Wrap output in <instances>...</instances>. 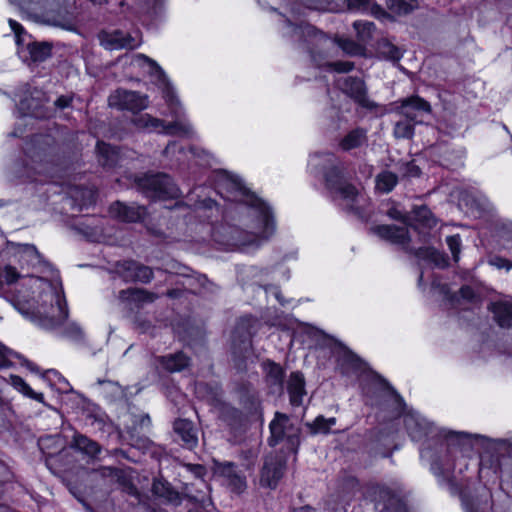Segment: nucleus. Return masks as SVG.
<instances>
[{"instance_id": "1", "label": "nucleus", "mask_w": 512, "mask_h": 512, "mask_svg": "<svg viewBox=\"0 0 512 512\" xmlns=\"http://www.w3.org/2000/svg\"><path fill=\"white\" fill-rule=\"evenodd\" d=\"M218 194L226 201L239 202L248 206L256 220L249 226L250 231L235 230L232 236L238 247H259L275 231V222L270 207L232 175L224 174L217 184Z\"/></svg>"}, {"instance_id": "64", "label": "nucleus", "mask_w": 512, "mask_h": 512, "mask_svg": "<svg viewBox=\"0 0 512 512\" xmlns=\"http://www.w3.org/2000/svg\"><path fill=\"white\" fill-rule=\"evenodd\" d=\"M392 512H409V511L404 503L398 501Z\"/></svg>"}, {"instance_id": "56", "label": "nucleus", "mask_w": 512, "mask_h": 512, "mask_svg": "<svg viewBox=\"0 0 512 512\" xmlns=\"http://www.w3.org/2000/svg\"><path fill=\"white\" fill-rule=\"evenodd\" d=\"M489 263L492 266L497 267L498 269L510 270V268L512 267V264L507 259L499 257V256L492 257L489 260Z\"/></svg>"}, {"instance_id": "63", "label": "nucleus", "mask_w": 512, "mask_h": 512, "mask_svg": "<svg viewBox=\"0 0 512 512\" xmlns=\"http://www.w3.org/2000/svg\"><path fill=\"white\" fill-rule=\"evenodd\" d=\"M292 512H315V509L309 505L293 508Z\"/></svg>"}, {"instance_id": "4", "label": "nucleus", "mask_w": 512, "mask_h": 512, "mask_svg": "<svg viewBox=\"0 0 512 512\" xmlns=\"http://www.w3.org/2000/svg\"><path fill=\"white\" fill-rule=\"evenodd\" d=\"M135 61L139 65L146 64L148 66V72L152 76H155L158 82L163 85L164 98L169 106L170 115L174 120L168 123L165 122L164 129L159 131V133L170 136L192 137L194 135L193 128L189 121L183 117L181 104L174 94L163 69L156 61L144 54H137L135 56Z\"/></svg>"}, {"instance_id": "12", "label": "nucleus", "mask_w": 512, "mask_h": 512, "mask_svg": "<svg viewBox=\"0 0 512 512\" xmlns=\"http://www.w3.org/2000/svg\"><path fill=\"white\" fill-rule=\"evenodd\" d=\"M379 408L381 412L387 413L390 420L399 418L405 410V402L402 397L392 388L386 380H381V391L379 399L372 403Z\"/></svg>"}, {"instance_id": "8", "label": "nucleus", "mask_w": 512, "mask_h": 512, "mask_svg": "<svg viewBox=\"0 0 512 512\" xmlns=\"http://www.w3.org/2000/svg\"><path fill=\"white\" fill-rule=\"evenodd\" d=\"M140 191L152 200L177 199L181 191L172 178L163 173L146 174L137 180Z\"/></svg>"}, {"instance_id": "52", "label": "nucleus", "mask_w": 512, "mask_h": 512, "mask_svg": "<svg viewBox=\"0 0 512 512\" xmlns=\"http://www.w3.org/2000/svg\"><path fill=\"white\" fill-rule=\"evenodd\" d=\"M64 335L73 341H80L83 339L84 333L80 326L72 323L65 328Z\"/></svg>"}, {"instance_id": "60", "label": "nucleus", "mask_w": 512, "mask_h": 512, "mask_svg": "<svg viewBox=\"0 0 512 512\" xmlns=\"http://www.w3.org/2000/svg\"><path fill=\"white\" fill-rule=\"evenodd\" d=\"M47 23L50 24V25L56 26V27H61V28L66 29V30H71L72 29L71 24H69L66 21L55 20V19H48Z\"/></svg>"}, {"instance_id": "40", "label": "nucleus", "mask_w": 512, "mask_h": 512, "mask_svg": "<svg viewBox=\"0 0 512 512\" xmlns=\"http://www.w3.org/2000/svg\"><path fill=\"white\" fill-rule=\"evenodd\" d=\"M221 415L223 420L227 422L231 428L238 429L242 426L243 415L239 409L231 406H224Z\"/></svg>"}, {"instance_id": "17", "label": "nucleus", "mask_w": 512, "mask_h": 512, "mask_svg": "<svg viewBox=\"0 0 512 512\" xmlns=\"http://www.w3.org/2000/svg\"><path fill=\"white\" fill-rule=\"evenodd\" d=\"M0 257L7 261H11V258H14L15 261L28 264L41 262V254L32 244L7 242L6 246L0 251Z\"/></svg>"}, {"instance_id": "21", "label": "nucleus", "mask_w": 512, "mask_h": 512, "mask_svg": "<svg viewBox=\"0 0 512 512\" xmlns=\"http://www.w3.org/2000/svg\"><path fill=\"white\" fill-rule=\"evenodd\" d=\"M110 214L123 222H141L147 215L144 206L131 204L127 205L120 201L113 203L109 208Z\"/></svg>"}, {"instance_id": "32", "label": "nucleus", "mask_w": 512, "mask_h": 512, "mask_svg": "<svg viewBox=\"0 0 512 512\" xmlns=\"http://www.w3.org/2000/svg\"><path fill=\"white\" fill-rule=\"evenodd\" d=\"M411 213L412 215L408 217V222L414 221L427 228H432L436 225V218L426 205L415 206Z\"/></svg>"}, {"instance_id": "44", "label": "nucleus", "mask_w": 512, "mask_h": 512, "mask_svg": "<svg viewBox=\"0 0 512 512\" xmlns=\"http://www.w3.org/2000/svg\"><path fill=\"white\" fill-rule=\"evenodd\" d=\"M52 46L47 42L34 43L30 47V55L34 61H44L51 55Z\"/></svg>"}, {"instance_id": "55", "label": "nucleus", "mask_w": 512, "mask_h": 512, "mask_svg": "<svg viewBox=\"0 0 512 512\" xmlns=\"http://www.w3.org/2000/svg\"><path fill=\"white\" fill-rule=\"evenodd\" d=\"M13 355H15V353L0 343V369L11 366L9 357Z\"/></svg>"}, {"instance_id": "54", "label": "nucleus", "mask_w": 512, "mask_h": 512, "mask_svg": "<svg viewBox=\"0 0 512 512\" xmlns=\"http://www.w3.org/2000/svg\"><path fill=\"white\" fill-rule=\"evenodd\" d=\"M187 468L197 479L200 480L202 486H204L206 488V490L208 491L209 488H208V486L203 481V477L206 474L205 467L203 465H200V464H188Z\"/></svg>"}, {"instance_id": "20", "label": "nucleus", "mask_w": 512, "mask_h": 512, "mask_svg": "<svg viewBox=\"0 0 512 512\" xmlns=\"http://www.w3.org/2000/svg\"><path fill=\"white\" fill-rule=\"evenodd\" d=\"M173 432L175 441L182 447L193 450L198 445V429L195 424L188 419H176L173 423Z\"/></svg>"}, {"instance_id": "28", "label": "nucleus", "mask_w": 512, "mask_h": 512, "mask_svg": "<svg viewBox=\"0 0 512 512\" xmlns=\"http://www.w3.org/2000/svg\"><path fill=\"white\" fill-rule=\"evenodd\" d=\"M152 493L165 500L166 502L179 505L181 503L180 494L172 485L164 479H155L152 484Z\"/></svg>"}, {"instance_id": "31", "label": "nucleus", "mask_w": 512, "mask_h": 512, "mask_svg": "<svg viewBox=\"0 0 512 512\" xmlns=\"http://www.w3.org/2000/svg\"><path fill=\"white\" fill-rule=\"evenodd\" d=\"M367 142V130L361 127L348 132L340 141L339 146L344 151L361 147Z\"/></svg>"}, {"instance_id": "61", "label": "nucleus", "mask_w": 512, "mask_h": 512, "mask_svg": "<svg viewBox=\"0 0 512 512\" xmlns=\"http://www.w3.org/2000/svg\"><path fill=\"white\" fill-rule=\"evenodd\" d=\"M421 173V170L418 166L414 164H409L407 167V174L411 177H418Z\"/></svg>"}, {"instance_id": "33", "label": "nucleus", "mask_w": 512, "mask_h": 512, "mask_svg": "<svg viewBox=\"0 0 512 512\" xmlns=\"http://www.w3.org/2000/svg\"><path fill=\"white\" fill-rule=\"evenodd\" d=\"M133 123L136 127L141 129H146L150 132L152 131H161L164 129L165 121L156 117L151 116L150 114H141L136 116L133 119Z\"/></svg>"}, {"instance_id": "14", "label": "nucleus", "mask_w": 512, "mask_h": 512, "mask_svg": "<svg viewBox=\"0 0 512 512\" xmlns=\"http://www.w3.org/2000/svg\"><path fill=\"white\" fill-rule=\"evenodd\" d=\"M286 469V460L278 454H270L265 457L261 470L260 483L262 486L274 489L283 477Z\"/></svg>"}, {"instance_id": "19", "label": "nucleus", "mask_w": 512, "mask_h": 512, "mask_svg": "<svg viewBox=\"0 0 512 512\" xmlns=\"http://www.w3.org/2000/svg\"><path fill=\"white\" fill-rule=\"evenodd\" d=\"M399 113L414 124H419L423 122L425 115L431 113V105L417 95L411 96L400 101Z\"/></svg>"}, {"instance_id": "11", "label": "nucleus", "mask_w": 512, "mask_h": 512, "mask_svg": "<svg viewBox=\"0 0 512 512\" xmlns=\"http://www.w3.org/2000/svg\"><path fill=\"white\" fill-rule=\"evenodd\" d=\"M442 440H441V447L445 448L446 454L444 456H441V462L446 467V469H452L453 468V461L457 458L458 453H464L468 450H470V443H469V434L467 433H459V432H441Z\"/></svg>"}, {"instance_id": "51", "label": "nucleus", "mask_w": 512, "mask_h": 512, "mask_svg": "<svg viewBox=\"0 0 512 512\" xmlns=\"http://www.w3.org/2000/svg\"><path fill=\"white\" fill-rule=\"evenodd\" d=\"M446 243L452 253L453 259L455 261H458L459 253H460V246H461V238L457 235L448 236L446 238Z\"/></svg>"}, {"instance_id": "36", "label": "nucleus", "mask_w": 512, "mask_h": 512, "mask_svg": "<svg viewBox=\"0 0 512 512\" xmlns=\"http://www.w3.org/2000/svg\"><path fill=\"white\" fill-rule=\"evenodd\" d=\"M387 8L397 15H406L417 8V0H384Z\"/></svg>"}, {"instance_id": "5", "label": "nucleus", "mask_w": 512, "mask_h": 512, "mask_svg": "<svg viewBox=\"0 0 512 512\" xmlns=\"http://www.w3.org/2000/svg\"><path fill=\"white\" fill-rule=\"evenodd\" d=\"M372 231L380 238L392 244L400 245L405 251L414 254L419 259L429 261L441 268L447 265L444 255L434 248L420 247L415 249L410 247V235L406 226L378 225L373 227Z\"/></svg>"}, {"instance_id": "29", "label": "nucleus", "mask_w": 512, "mask_h": 512, "mask_svg": "<svg viewBox=\"0 0 512 512\" xmlns=\"http://www.w3.org/2000/svg\"><path fill=\"white\" fill-rule=\"evenodd\" d=\"M234 391L237 394L240 403L248 409H253L258 404V395L251 383L239 381L235 383Z\"/></svg>"}, {"instance_id": "43", "label": "nucleus", "mask_w": 512, "mask_h": 512, "mask_svg": "<svg viewBox=\"0 0 512 512\" xmlns=\"http://www.w3.org/2000/svg\"><path fill=\"white\" fill-rule=\"evenodd\" d=\"M414 123L404 118L396 122L394 126V136L396 138L410 139L414 135Z\"/></svg>"}, {"instance_id": "7", "label": "nucleus", "mask_w": 512, "mask_h": 512, "mask_svg": "<svg viewBox=\"0 0 512 512\" xmlns=\"http://www.w3.org/2000/svg\"><path fill=\"white\" fill-rule=\"evenodd\" d=\"M269 430L268 444L271 447L285 443L289 452H297L300 444V428L291 422L287 414L276 412L269 424Z\"/></svg>"}, {"instance_id": "49", "label": "nucleus", "mask_w": 512, "mask_h": 512, "mask_svg": "<svg viewBox=\"0 0 512 512\" xmlns=\"http://www.w3.org/2000/svg\"><path fill=\"white\" fill-rule=\"evenodd\" d=\"M96 472L104 479L109 478L111 482L118 481L123 475L121 469L113 467H101Z\"/></svg>"}, {"instance_id": "35", "label": "nucleus", "mask_w": 512, "mask_h": 512, "mask_svg": "<svg viewBox=\"0 0 512 512\" xmlns=\"http://www.w3.org/2000/svg\"><path fill=\"white\" fill-rule=\"evenodd\" d=\"M377 51L382 58L394 62L399 61L403 56L401 49L387 39L378 42Z\"/></svg>"}, {"instance_id": "6", "label": "nucleus", "mask_w": 512, "mask_h": 512, "mask_svg": "<svg viewBox=\"0 0 512 512\" xmlns=\"http://www.w3.org/2000/svg\"><path fill=\"white\" fill-rule=\"evenodd\" d=\"M258 321L251 316L239 319L232 334L231 355L234 367L239 372L247 369V360L253 354L252 336Z\"/></svg>"}, {"instance_id": "26", "label": "nucleus", "mask_w": 512, "mask_h": 512, "mask_svg": "<svg viewBox=\"0 0 512 512\" xmlns=\"http://www.w3.org/2000/svg\"><path fill=\"white\" fill-rule=\"evenodd\" d=\"M70 447L90 458H95L101 452V446L96 441L80 433L73 435Z\"/></svg>"}, {"instance_id": "42", "label": "nucleus", "mask_w": 512, "mask_h": 512, "mask_svg": "<svg viewBox=\"0 0 512 512\" xmlns=\"http://www.w3.org/2000/svg\"><path fill=\"white\" fill-rule=\"evenodd\" d=\"M21 108L26 111L27 114L36 117L43 118L46 117V114L42 110V105L40 101L36 100L34 97H26L20 102Z\"/></svg>"}, {"instance_id": "47", "label": "nucleus", "mask_w": 512, "mask_h": 512, "mask_svg": "<svg viewBox=\"0 0 512 512\" xmlns=\"http://www.w3.org/2000/svg\"><path fill=\"white\" fill-rule=\"evenodd\" d=\"M307 426L310 428L312 434H328L329 428L326 424V418L322 415L317 416L312 423H308Z\"/></svg>"}, {"instance_id": "13", "label": "nucleus", "mask_w": 512, "mask_h": 512, "mask_svg": "<svg viewBox=\"0 0 512 512\" xmlns=\"http://www.w3.org/2000/svg\"><path fill=\"white\" fill-rule=\"evenodd\" d=\"M214 475L232 492L241 493L246 488V477L232 462H214Z\"/></svg>"}, {"instance_id": "22", "label": "nucleus", "mask_w": 512, "mask_h": 512, "mask_svg": "<svg viewBox=\"0 0 512 512\" xmlns=\"http://www.w3.org/2000/svg\"><path fill=\"white\" fill-rule=\"evenodd\" d=\"M55 304L58 311L57 315L53 314L52 316H39L35 317L33 321H35L40 327L47 330L54 329L60 325L67 319L68 309L65 299L62 298L59 294H55Z\"/></svg>"}, {"instance_id": "2", "label": "nucleus", "mask_w": 512, "mask_h": 512, "mask_svg": "<svg viewBox=\"0 0 512 512\" xmlns=\"http://www.w3.org/2000/svg\"><path fill=\"white\" fill-rule=\"evenodd\" d=\"M286 34L299 41L310 56L311 61L318 68H326L338 73H347L354 68V63L350 61H335L334 58L339 53V45L335 38H331L309 23L293 24L290 20H285Z\"/></svg>"}, {"instance_id": "46", "label": "nucleus", "mask_w": 512, "mask_h": 512, "mask_svg": "<svg viewBox=\"0 0 512 512\" xmlns=\"http://www.w3.org/2000/svg\"><path fill=\"white\" fill-rule=\"evenodd\" d=\"M185 497L188 500L199 504L203 508H206L208 504H211V500L207 492L198 491L197 494H192L188 485L185 487Z\"/></svg>"}, {"instance_id": "30", "label": "nucleus", "mask_w": 512, "mask_h": 512, "mask_svg": "<svg viewBox=\"0 0 512 512\" xmlns=\"http://www.w3.org/2000/svg\"><path fill=\"white\" fill-rule=\"evenodd\" d=\"M96 149L98 155V162L101 166L112 168L117 164L119 160V151L116 147L98 141Z\"/></svg>"}, {"instance_id": "57", "label": "nucleus", "mask_w": 512, "mask_h": 512, "mask_svg": "<svg viewBox=\"0 0 512 512\" xmlns=\"http://www.w3.org/2000/svg\"><path fill=\"white\" fill-rule=\"evenodd\" d=\"M73 101V95H61L59 96L56 101L54 102V105L58 109H65L71 106Z\"/></svg>"}, {"instance_id": "59", "label": "nucleus", "mask_w": 512, "mask_h": 512, "mask_svg": "<svg viewBox=\"0 0 512 512\" xmlns=\"http://www.w3.org/2000/svg\"><path fill=\"white\" fill-rule=\"evenodd\" d=\"M388 216L394 220L403 221L405 223L408 222V217L405 216L400 210L395 207H392L387 212Z\"/></svg>"}, {"instance_id": "39", "label": "nucleus", "mask_w": 512, "mask_h": 512, "mask_svg": "<svg viewBox=\"0 0 512 512\" xmlns=\"http://www.w3.org/2000/svg\"><path fill=\"white\" fill-rule=\"evenodd\" d=\"M138 262L134 260L118 261L115 265V270L118 275L126 282H132L134 274L137 272Z\"/></svg>"}, {"instance_id": "23", "label": "nucleus", "mask_w": 512, "mask_h": 512, "mask_svg": "<svg viewBox=\"0 0 512 512\" xmlns=\"http://www.w3.org/2000/svg\"><path fill=\"white\" fill-rule=\"evenodd\" d=\"M287 391L292 406L299 407L303 404V398L306 395L304 375L295 371L292 372L287 381Z\"/></svg>"}, {"instance_id": "41", "label": "nucleus", "mask_w": 512, "mask_h": 512, "mask_svg": "<svg viewBox=\"0 0 512 512\" xmlns=\"http://www.w3.org/2000/svg\"><path fill=\"white\" fill-rule=\"evenodd\" d=\"M353 27L357 33L358 40L366 43L372 37L375 24L370 21L357 20L353 23Z\"/></svg>"}, {"instance_id": "48", "label": "nucleus", "mask_w": 512, "mask_h": 512, "mask_svg": "<svg viewBox=\"0 0 512 512\" xmlns=\"http://www.w3.org/2000/svg\"><path fill=\"white\" fill-rule=\"evenodd\" d=\"M336 42L339 45V50L341 49L342 51H344L347 54L357 55L362 51V47L352 40H348V39L337 40L336 39Z\"/></svg>"}, {"instance_id": "62", "label": "nucleus", "mask_w": 512, "mask_h": 512, "mask_svg": "<svg viewBox=\"0 0 512 512\" xmlns=\"http://www.w3.org/2000/svg\"><path fill=\"white\" fill-rule=\"evenodd\" d=\"M9 24L15 34H20L23 31V27L17 21L10 19Z\"/></svg>"}, {"instance_id": "10", "label": "nucleus", "mask_w": 512, "mask_h": 512, "mask_svg": "<svg viewBox=\"0 0 512 512\" xmlns=\"http://www.w3.org/2000/svg\"><path fill=\"white\" fill-rule=\"evenodd\" d=\"M58 149L54 137L48 134H38L31 138L25 148V153L32 162L42 163L52 161Z\"/></svg>"}, {"instance_id": "3", "label": "nucleus", "mask_w": 512, "mask_h": 512, "mask_svg": "<svg viewBox=\"0 0 512 512\" xmlns=\"http://www.w3.org/2000/svg\"><path fill=\"white\" fill-rule=\"evenodd\" d=\"M309 165L323 174L326 187L332 194L346 202L349 211L360 213L358 208L360 193L354 185L345 180L343 165L333 153H316L310 158Z\"/></svg>"}, {"instance_id": "18", "label": "nucleus", "mask_w": 512, "mask_h": 512, "mask_svg": "<svg viewBox=\"0 0 512 512\" xmlns=\"http://www.w3.org/2000/svg\"><path fill=\"white\" fill-rule=\"evenodd\" d=\"M101 46L107 50L135 49L141 44V39L131 34L124 33L121 30L112 32L102 31L99 33Z\"/></svg>"}, {"instance_id": "16", "label": "nucleus", "mask_w": 512, "mask_h": 512, "mask_svg": "<svg viewBox=\"0 0 512 512\" xmlns=\"http://www.w3.org/2000/svg\"><path fill=\"white\" fill-rule=\"evenodd\" d=\"M158 295L142 288H128L119 291L118 301L124 309L134 312L146 304L153 303Z\"/></svg>"}, {"instance_id": "58", "label": "nucleus", "mask_w": 512, "mask_h": 512, "mask_svg": "<svg viewBox=\"0 0 512 512\" xmlns=\"http://www.w3.org/2000/svg\"><path fill=\"white\" fill-rule=\"evenodd\" d=\"M459 294L461 298L467 301H472L475 298V292L473 288L468 285L462 286L459 290Z\"/></svg>"}, {"instance_id": "9", "label": "nucleus", "mask_w": 512, "mask_h": 512, "mask_svg": "<svg viewBox=\"0 0 512 512\" xmlns=\"http://www.w3.org/2000/svg\"><path fill=\"white\" fill-rule=\"evenodd\" d=\"M336 87L359 106L366 109L376 108V103L368 97L365 81L356 76H342L335 81Z\"/></svg>"}, {"instance_id": "50", "label": "nucleus", "mask_w": 512, "mask_h": 512, "mask_svg": "<svg viewBox=\"0 0 512 512\" xmlns=\"http://www.w3.org/2000/svg\"><path fill=\"white\" fill-rule=\"evenodd\" d=\"M19 278V273L11 265H6L0 273V279L6 284H12Z\"/></svg>"}, {"instance_id": "24", "label": "nucleus", "mask_w": 512, "mask_h": 512, "mask_svg": "<svg viewBox=\"0 0 512 512\" xmlns=\"http://www.w3.org/2000/svg\"><path fill=\"white\" fill-rule=\"evenodd\" d=\"M265 371L266 382L267 385L269 386L271 393H277L281 395L284 390L283 380L285 372L283 368L273 361H267L265 363Z\"/></svg>"}, {"instance_id": "37", "label": "nucleus", "mask_w": 512, "mask_h": 512, "mask_svg": "<svg viewBox=\"0 0 512 512\" xmlns=\"http://www.w3.org/2000/svg\"><path fill=\"white\" fill-rule=\"evenodd\" d=\"M12 386L24 394L25 396L34 399L38 402H43L44 396L42 393L35 392L25 381L23 378L17 375H11L10 377Z\"/></svg>"}, {"instance_id": "38", "label": "nucleus", "mask_w": 512, "mask_h": 512, "mask_svg": "<svg viewBox=\"0 0 512 512\" xmlns=\"http://www.w3.org/2000/svg\"><path fill=\"white\" fill-rule=\"evenodd\" d=\"M351 5V8L370 13L376 18H382L387 15L386 11L380 5L371 3L370 0H353Z\"/></svg>"}, {"instance_id": "15", "label": "nucleus", "mask_w": 512, "mask_h": 512, "mask_svg": "<svg viewBox=\"0 0 512 512\" xmlns=\"http://www.w3.org/2000/svg\"><path fill=\"white\" fill-rule=\"evenodd\" d=\"M109 104L121 110L139 112L148 107V97L135 91L118 89L109 97Z\"/></svg>"}, {"instance_id": "34", "label": "nucleus", "mask_w": 512, "mask_h": 512, "mask_svg": "<svg viewBox=\"0 0 512 512\" xmlns=\"http://www.w3.org/2000/svg\"><path fill=\"white\" fill-rule=\"evenodd\" d=\"M398 183V177L391 171H382L376 176L375 187L380 193H389Z\"/></svg>"}, {"instance_id": "45", "label": "nucleus", "mask_w": 512, "mask_h": 512, "mask_svg": "<svg viewBox=\"0 0 512 512\" xmlns=\"http://www.w3.org/2000/svg\"><path fill=\"white\" fill-rule=\"evenodd\" d=\"M136 270L137 272L136 274H134L132 282H141L147 284L153 279V270L149 266H146L138 262Z\"/></svg>"}, {"instance_id": "27", "label": "nucleus", "mask_w": 512, "mask_h": 512, "mask_svg": "<svg viewBox=\"0 0 512 512\" xmlns=\"http://www.w3.org/2000/svg\"><path fill=\"white\" fill-rule=\"evenodd\" d=\"M489 310L493 313V318L500 327H512V303L506 301L491 303Z\"/></svg>"}, {"instance_id": "53", "label": "nucleus", "mask_w": 512, "mask_h": 512, "mask_svg": "<svg viewBox=\"0 0 512 512\" xmlns=\"http://www.w3.org/2000/svg\"><path fill=\"white\" fill-rule=\"evenodd\" d=\"M98 384L103 386L104 391H110L114 396H120L123 394L122 387L117 382L98 380Z\"/></svg>"}, {"instance_id": "25", "label": "nucleus", "mask_w": 512, "mask_h": 512, "mask_svg": "<svg viewBox=\"0 0 512 512\" xmlns=\"http://www.w3.org/2000/svg\"><path fill=\"white\" fill-rule=\"evenodd\" d=\"M157 363L167 372H180L189 365V358L183 352H176L157 358Z\"/></svg>"}]
</instances>
